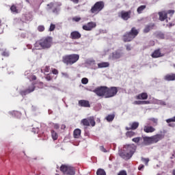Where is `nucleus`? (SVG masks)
Returning <instances> with one entry per match:
<instances>
[{
    "mask_svg": "<svg viewBox=\"0 0 175 175\" xmlns=\"http://www.w3.org/2000/svg\"><path fill=\"white\" fill-rule=\"evenodd\" d=\"M80 59V55L77 54L66 55L62 57V62L66 65H73Z\"/></svg>",
    "mask_w": 175,
    "mask_h": 175,
    "instance_id": "5",
    "label": "nucleus"
},
{
    "mask_svg": "<svg viewBox=\"0 0 175 175\" xmlns=\"http://www.w3.org/2000/svg\"><path fill=\"white\" fill-rule=\"evenodd\" d=\"M26 1V2H28V3H29V0H25Z\"/></svg>",
    "mask_w": 175,
    "mask_h": 175,
    "instance_id": "57",
    "label": "nucleus"
},
{
    "mask_svg": "<svg viewBox=\"0 0 175 175\" xmlns=\"http://www.w3.org/2000/svg\"><path fill=\"white\" fill-rule=\"evenodd\" d=\"M164 80L166 81H174L175 74H167L164 77Z\"/></svg>",
    "mask_w": 175,
    "mask_h": 175,
    "instance_id": "21",
    "label": "nucleus"
},
{
    "mask_svg": "<svg viewBox=\"0 0 175 175\" xmlns=\"http://www.w3.org/2000/svg\"><path fill=\"white\" fill-rule=\"evenodd\" d=\"M60 171L64 174L67 175H75L76 174V169L74 167L68 165H62L60 167Z\"/></svg>",
    "mask_w": 175,
    "mask_h": 175,
    "instance_id": "7",
    "label": "nucleus"
},
{
    "mask_svg": "<svg viewBox=\"0 0 175 175\" xmlns=\"http://www.w3.org/2000/svg\"><path fill=\"white\" fill-rule=\"evenodd\" d=\"M51 133L53 140H57L58 133H57V132H55L54 130H51Z\"/></svg>",
    "mask_w": 175,
    "mask_h": 175,
    "instance_id": "32",
    "label": "nucleus"
},
{
    "mask_svg": "<svg viewBox=\"0 0 175 175\" xmlns=\"http://www.w3.org/2000/svg\"><path fill=\"white\" fill-rule=\"evenodd\" d=\"M103 9H105V1H97L91 8L90 13H92V14H98L100 12L103 10Z\"/></svg>",
    "mask_w": 175,
    "mask_h": 175,
    "instance_id": "6",
    "label": "nucleus"
},
{
    "mask_svg": "<svg viewBox=\"0 0 175 175\" xmlns=\"http://www.w3.org/2000/svg\"><path fill=\"white\" fill-rule=\"evenodd\" d=\"M100 150L103 152H107V150H106V148H105V147L103 146H100Z\"/></svg>",
    "mask_w": 175,
    "mask_h": 175,
    "instance_id": "46",
    "label": "nucleus"
},
{
    "mask_svg": "<svg viewBox=\"0 0 175 175\" xmlns=\"http://www.w3.org/2000/svg\"><path fill=\"white\" fill-rule=\"evenodd\" d=\"M154 27H155V25L154 24L146 25L144 29V33H148V31H151V29H153Z\"/></svg>",
    "mask_w": 175,
    "mask_h": 175,
    "instance_id": "24",
    "label": "nucleus"
},
{
    "mask_svg": "<svg viewBox=\"0 0 175 175\" xmlns=\"http://www.w3.org/2000/svg\"><path fill=\"white\" fill-rule=\"evenodd\" d=\"M136 99L145 100L148 99V94L146 92L141 93L136 96Z\"/></svg>",
    "mask_w": 175,
    "mask_h": 175,
    "instance_id": "20",
    "label": "nucleus"
},
{
    "mask_svg": "<svg viewBox=\"0 0 175 175\" xmlns=\"http://www.w3.org/2000/svg\"><path fill=\"white\" fill-rule=\"evenodd\" d=\"M72 2H73L74 3H79V0H70Z\"/></svg>",
    "mask_w": 175,
    "mask_h": 175,
    "instance_id": "53",
    "label": "nucleus"
},
{
    "mask_svg": "<svg viewBox=\"0 0 175 175\" xmlns=\"http://www.w3.org/2000/svg\"><path fill=\"white\" fill-rule=\"evenodd\" d=\"M119 155L121 158H122V159H124L125 161H128L129 159H131V158H132V157L130 156L127 152H120L119 153Z\"/></svg>",
    "mask_w": 175,
    "mask_h": 175,
    "instance_id": "19",
    "label": "nucleus"
},
{
    "mask_svg": "<svg viewBox=\"0 0 175 175\" xmlns=\"http://www.w3.org/2000/svg\"><path fill=\"white\" fill-rule=\"evenodd\" d=\"M42 73H49L50 72V66H46L44 67H42L41 69Z\"/></svg>",
    "mask_w": 175,
    "mask_h": 175,
    "instance_id": "31",
    "label": "nucleus"
},
{
    "mask_svg": "<svg viewBox=\"0 0 175 175\" xmlns=\"http://www.w3.org/2000/svg\"><path fill=\"white\" fill-rule=\"evenodd\" d=\"M54 29H55V25L51 23L49 27V31L51 32H53V31H54Z\"/></svg>",
    "mask_w": 175,
    "mask_h": 175,
    "instance_id": "41",
    "label": "nucleus"
},
{
    "mask_svg": "<svg viewBox=\"0 0 175 175\" xmlns=\"http://www.w3.org/2000/svg\"><path fill=\"white\" fill-rule=\"evenodd\" d=\"M168 126H171L172 128H174L175 124L174 123H168Z\"/></svg>",
    "mask_w": 175,
    "mask_h": 175,
    "instance_id": "52",
    "label": "nucleus"
},
{
    "mask_svg": "<svg viewBox=\"0 0 175 175\" xmlns=\"http://www.w3.org/2000/svg\"><path fill=\"white\" fill-rule=\"evenodd\" d=\"M53 46V38L50 36L44 37L35 43V47H41L42 50H48Z\"/></svg>",
    "mask_w": 175,
    "mask_h": 175,
    "instance_id": "2",
    "label": "nucleus"
},
{
    "mask_svg": "<svg viewBox=\"0 0 175 175\" xmlns=\"http://www.w3.org/2000/svg\"><path fill=\"white\" fill-rule=\"evenodd\" d=\"M55 175H59V174H55Z\"/></svg>",
    "mask_w": 175,
    "mask_h": 175,
    "instance_id": "59",
    "label": "nucleus"
},
{
    "mask_svg": "<svg viewBox=\"0 0 175 175\" xmlns=\"http://www.w3.org/2000/svg\"><path fill=\"white\" fill-rule=\"evenodd\" d=\"M79 105L81 107H91V105L90 104V101L87 100H81L79 101Z\"/></svg>",
    "mask_w": 175,
    "mask_h": 175,
    "instance_id": "17",
    "label": "nucleus"
},
{
    "mask_svg": "<svg viewBox=\"0 0 175 175\" xmlns=\"http://www.w3.org/2000/svg\"><path fill=\"white\" fill-rule=\"evenodd\" d=\"M81 124H82L84 126H94L96 125L95 118L93 116H91L88 118L83 119L81 121Z\"/></svg>",
    "mask_w": 175,
    "mask_h": 175,
    "instance_id": "8",
    "label": "nucleus"
},
{
    "mask_svg": "<svg viewBox=\"0 0 175 175\" xmlns=\"http://www.w3.org/2000/svg\"><path fill=\"white\" fill-rule=\"evenodd\" d=\"M94 28H96V23L95 22H89L82 27L83 31H92Z\"/></svg>",
    "mask_w": 175,
    "mask_h": 175,
    "instance_id": "11",
    "label": "nucleus"
},
{
    "mask_svg": "<svg viewBox=\"0 0 175 175\" xmlns=\"http://www.w3.org/2000/svg\"><path fill=\"white\" fill-rule=\"evenodd\" d=\"M54 129H59V124H53Z\"/></svg>",
    "mask_w": 175,
    "mask_h": 175,
    "instance_id": "49",
    "label": "nucleus"
},
{
    "mask_svg": "<svg viewBox=\"0 0 175 175\" xmlns=\"http://www.w3.org/2000/svg\"><path fill=\"white\" fill-rule=\"evenodd\" d=\"M97 175H106V172H105V170L103 169H98L96 172Z\"/></svg>",
    "mask_w": 175,
    "mask_h": 175,
    "instance_id": "34",
    "label": "nucleus"
},
{
    "mask_svg": "<svg viewBox=\"0 0 175 175\" xmlns=\"http://www.w3.org/2000/svg\"><path fill=\"white\" fill-rule=\"evenodd\" d=\"M144 132L146 133H152V132H155V128L152 126H144Z\"/></svg>",
    "mask_w": 175,
    "mask_h": 175,
    "instance_id": "18",
    "label": "nucleus"
},
{
    "mask_svg": "<svg viewBox=\"0 0 175 175\" xmlns=\"http://www.w3.org/2000/svg\"><path fill=\"white\" fill-rule=\"evenodd\" d=\"M141 160L142 161V162H144V163L146 166H147V165H148V162H150L149 159H146L144 157H142Z\"/></svg>",
    "mask_w": 175,
    "mask_h": 175,
    "instance_id": "35",
    "label": "nucleus"
},
{
    "mask_svg": "<svg viewBox=\"0 0 175 175\" xmlns=\"http://www.w3.org/2000/svg\"><path fill=\"white\" fill-rule=\"evenodd\" d=\"M162 139H165V134H156L151 137H144L143 140L144 144L146 146H150V144H154V143H158V142H160V140H162Z\"/></svg>",
    "mask_w": 175,
    "mask_h": 175,
    "instance_id": "3",
    "label": "nucleus"
},
{
    "mask_svg": "<svg viewBox=\"0 0 175 175\" xmlns=\"http://www.w3.org/2000/svg\"><path fill=\"white\" fill-rule=\"evenodd\" d=\"M70 38L73 40H77L81 38V33H80V32L78 31H72L70 33Z\"/></svg>",
    "mask_w": 175,
    "mask_h": 175,
    "instance_id": "14",
    "label": "nucleus"
},
{
    "mask_svg": "<svg viewBox=\"0 0 175 175\" xmlns=\"http://www.w3.org/2000/svg\"><path fill=\"white\" fill-rule=\"evenodd\" d=\"M32 80H36V76L33 75V76L32 77Z\"/></svg>",
    "mask_w": 175,
    "mask_h": 175,
    "instance_id": "55",
    "label": "nucleus"
},
{
    "mask_svg": "<svg viewBox=\"0 0 175 175\" xmlns=\"http://www.w3.org/2000/svg\"><path fill=\"white\" fill-rule=\"evenodd\" d=\"M124 55V53L120 50L116 51L112 53V59H120L121 57Z\"/></svg>",
    "mask_w": 175,
    "mask_h": 175,
    "instance_id": "16",
    "label": "nucleus"
},
{
    "mask_svg": "<svg viewBox=\"0 0 175 175\" xmlns=\"http://www.w3.org/2000/svg\"><path fill=\"white\" fill-rule=\"evenodd\" d=\"M131 14H132V11L129 10V11H121L120 12L118 13L119 17L122 18V20H124V21H126L131 18Z\"/></svg>",
    "mask_w": 175,
    "mask_h": 175,
    "instance_id": "10",
    "label": "nucleus"
},
{
    "mask_svg": "<svg viewBox=\"0 0 175 175\" xmlns=\"http://www.w3.org/2000/svg\"><path fill=\"white\" fill-rule=\"evenodd\" d=\"M143 169H144V165L143 164L139 165L138 167V170H143Z\"/></svg>",
    "mask_w": 175,
    "mask_h": 175,
    "instance_id": "50",
    "label": "nucleus"
},
{
    "mask_svg": "<svg viewBox=\"0 0 175 175\" xmlns=\"http://www.w3.org/2000/svg\"><path fill=\"white\" fill-rule=\"evenodd\" d=\"M1 55L3 57H9V51H8L7 50H5L4 51H3V53H1Z\"/></svg>",
    "mask_w": 175,
    "mask_h": 175,
    "instance_id": "39",
    "label": "nucleus"
},
{
    "mask_svg": "<svg viewBox=\"0 0 175 175\" xmlns=\"http://www.w3.org/2000/svg\"><path fill=\"white\" fill-rule=\"evenodd\" d=\"M126 137H133V136H136V133L133 131H129L126 133Z\"/></svg>",
    "mask_w": 175,
    "mask_h": 175,
    "instance_id": "27",
    "label": "nucleus"
},
{
    "mask_svg": "<svg viewBox=\"0 0 175 175\" xmlns=\"http://www.w3.org/2000/svg\"><path fill=\"white\" fill-rule=\"evenodd\" d=\"M140 139H142L140 137H137L133 138L132 142H133L134 143H139V142H140Z\"/></svg>",
    "mask_w": 175,
    "mask_h": 175,
    "instance_id": "38",
    "label": "nucleus"
},
{
    "mask_svg": "<svg viewBox=\"0 0 175 175\" xmlns=\"http://www.w3.org/2000/svg\"><path fill=\"white\" fill-rule=\"evenodd\" d=\"M159 16L160 21H165V20L167 18V13H166L165 11L159 12Z\"/></svg>",
    "mask_w": 175,
    "mask_h": 175,
    "instance_id": "22",
    "label": "nucleus"
},
{
    "mask_svg": "<svg viewBox=\"0 0 175 175\" xmlns=\"http://www.w3.org/2000/svg\"><path fill=\"white\" fill-rule=\"evenodd\" d=\"M148 103H150V101L135 100L133 105H148Z\"/></svg>",
    "mask_w": 175,
    "mask_h": 175,
    "instance_id": "30",
    "label": "nucleus"
},
{
    "mask_svg": "<svg viewBox=\"0 0 175 175\" xmlns=\"http://www.w3.org/2000/svg\"><path fill=\"white\" fill-rule=\"evenodd\" d=\"M110 66V64L109 62H101L98 64V68H109Z\"/></svg>",
    "mask_w": 175,
    "mask_h": 175,
    "instance_id": "25",
    "label": "nucleus"
},
{
    "mask_svg": "<svg viewBox=\"0 0 175 175\" xmlns=\"http://www.w3.org/2000/svg\"><path fill=\"white\" fill-rule=\"evenodd\" d=\"M157 37L159 38V39H165V35L162 33H159L157 34Z\"/></svg>",
    "mask_w": 175,
    "mask_h": 175,
    "instance_id": "37",
    "label": "nucleus"
},
{
    "mask_svg": "<svg viewBox=\"0 0 175 175\" xmlns=\"http://www.w3.org/2000/svg\"><path fill=\"white\" fill-rule=\"evenodd\" d=\"M38 31H39V32H43V31H44V26L43 25L38 26Z\"/></svg>",
    "mask_w": 175,
    "mask_h": 175,
    "instance_id": "42",
    "label": "nucleus"
},
{
    "mask_svg": "<svg viewBox=\"0 0 175 175\" xmlns=\"http://www.w3.org/2000/svg\"><path fill=\"white\" fill-rule=\"evenodd\" d=\"M66 128V126L65 125V124H62V126H61V129H65Z\"/></svg>",
    "mask_w": 175,
    "mask_h": 175,
    "instance_id": "54",
    "label": "nucleus"
},
{
    "mask_svg": "<svg viewBox=\"0 0 175 175\" xmlns=\"http://www.w3.org/2000/svg\"><path fill=\"white\" fill-rule=\"evenodd\" d=\"M139 122H133L129 124L130 127H126V131H136L139 128Z\"/></svg>",
    "mask_w": 175,
    "mask_h": 175,
    "instance_id": "13",
    "label": "nucleus"
},
{
    "mask_svg": "<svg viewBox=\"0 0 175 175\" xmlns=\"http://www.w3.org/2000/svg\"><path fill=\"white\" fill-rule=\"evenodd\" d=\"M114 117H116V116L114 114L108 115L106 117V120H107V121H108V122H111V121H113V120H114Z\"/></svg>",
    "mask_w": 175,
    "mask_h": 175,
    "instance_id": "33",
    "label": "nucleus"
},
{
    "mask_svg": "<svg viewBox=\"0 0 175 175\" xmlns=\"http://www.w3.org/2000/svg\"><path fill=\"white\" fill-rule=\"evenodd\" d=\"M137 148V147L136 146V145L133 144L124 146L126 152H128L131 157H133L135 152H136Z\"/></svg>",
    "mask_w": 175,
    "mask_h": 175,
    "instance_id": "9",
    "label": "nucleus"
},
{
    "mask_svg": "<svg viewBox=\"0 0 175 175\" xmlns=\"http://www.w3.org/2000/svg\"><path fill=\"white\" fill-rule=\"evenodd\" d=\"M52 73H53V75H58V70L53 68L52 70Z\"/></svg>",
    "mask_w": 175,
    "mask_h": 175,
    "instance_id": "48",
    "label": "nucleus"
},
{
    "mask_svg": "<svg viewBox=\"0 0 175 175\" xmlns=\"http://www.w3.org/2000/svg\"><path fill=\"white\" fill-rule=\"evenodd\" d=\"M93 92L97 95V96H105V98H113L116 96L118 93V88L117 87H110L107 86H99L93 90Z\"/></svg>",
    "mask_w": 175,
    "mask_h": 175,
    "instance_id": "1",
    "label": "nucleus"
},
{
    "mask_svg": "<svg viewBox=\"0 0 175 175\" xmlns=\"http://www.w3.org/2000/svg\"><path fill=\"white\" fill-rule=\"evenodd\" d=\"M167 14H170L171 16H173L174 14V10H170L167 11Z\"/></svg>",
    "mask_w": 175,
    "mask_h": 175,
    "instance_id": "44",
    "label": "nucleus"
},
{
    "mask_svg": "<svg viewBox=\"0 0 175 175\" xmlns=\"http://www.w3.org/2000/svg\"><path fill=\"white\" fill-rule=\"evenodd\" d=\"M126 50L127 51H131V50H132V47L131 46L130 44L126 45Z\"/></svg>",
    "mask_w": 175,
    "mask_h": 175,
    "instance_id": "47",
    "label": "nucleus"
},
{
    "mask_svg": "<svg viewBox=\"0 0 175 175\" xmlns=\"http://www.w3.org/2000/svg\"><path fill=\"white\" fill-rule=\"evenodd\" d=\"M172 174H173V175H175V169L173 170V171H172Z\"/></svg>",
    "mask_w": 175,
    "mask_h": 175,
    "instance_id": "56",
    "label": "nucleus"
},
{
    "mask_svg": "<svg viewBox=\"0 0 175 175\" xmlns=\"http://www.w3.org/2000/svg\"><path fill=\"white\" fill-rule=\"evenodd\" d=\"M163 55H165L161 53V49L154 50L151 54L152 58H161V57H163Z\"/></svg>",
    "mask_w": 175,
    "mask_h": 175,
    "instance_id": "15",
    "label": "nucleus"
},
{
    "mask_svg": "<svg viewBox=\"0 0 175 175\" xmlns=\"http://www.w3.org/2000/svg\"><path fill=\"white\" fill-rule=\"evenodd\" d=\"M10 10H11L12 13H14V14H18V10L17 9V7L14 5H12L10 7Z\"/></svg>",
    "mask_w": 175,
    "mask_h": 175,
    "instance_id": "28",
    "label": "nucleus"
},
{
    "mask_svg": "<svg viewBox=\"0 0 175 175\" xmlns=\"http://www.w3.org/2000/svg\"><path fill=\"white\" fill-rule=\"evenodd\" d=\"M82 84H88V79L87 78H83L81 79Z\"/></svg>",
    "mask_w": 175,
    "mask_h": 175,
    "instance_id": "43",
    "label": "nucleus"
},
{
    "mask_svg": "<svg viewBox=\"0 0 175 175\" xmlns=\"http://www.w3.org/2000/svg\"><path fill=\"white\" fill-rule=\"evenodd\" d=\"M33 91H35V85L32 84L29 87L28 89L21 90L20 92V94L22 95V96H25V95H28V94H31V92H33Z\"/></svg>",
    "mask_w": 175,
    "mask_h": 175,
    "instance_id": "12",
    "label": "nucleus"
},
{
    "mask_svg": "<svg viewBox=\"0 0 175 175\" xmlns=\"http://www.w3.org/2000/svg\"><path fill=\"white\" fill-rule=\"evenodd\" d=\"M73 136L75 139H80V136H81V130L80 129H76L73 132Z\"/></svg>",
    "mask_w": 175,
    "mask_h": 175,
    "instance_id": "23",
    "label": "nucleus"
},
{
    "mask_svg": "<svg viewBox=\"0 0 175 175\" xmlns=\"http://www.w3.org/2000/svg\"><path fill=\"white\" fill-rule=\"evenodd\" d=\"M146 8H147L146 5H140L139 7H138L137 9L138 14H142V13H143V10H144Z\"/></svg>",
    "mask_w": 175,
    "mask_h": 175,
    "instance_id": "29",
    "label": "nucleus"
},
{
    "mask_svg": "<svg viewBox=\"0 0 175 175\" xmlns=\"http://www.w3.org/2000/svg\"><path fill=\"white\" fill-rule=\"evenodd\" d=\"M80 20H81V18L79 17V16H75V17L72 18V21H75V23H79V21H80Z\"/></svg>",
    "mask_w": 175,
    "mask_h": 175,
    "instance_id": "40",
    "label": "nucleus"
},
{
    "mask_svg": "<svg viewBox=\"0 0 175 175\" xmlns=\"http://www.w3.org/2000/svg\"><path fill=\"white\" fill-rule=\"evenodd\" d=\"M53 13H55L56 14H58V8H55L53 10Z\"/></svg>",
    "mask_w": 175,
    "mask_h": 175,
    "instance_id": "51",
    "label": "nucleus"
},
{
    "mask_svg": "<svg viewBox=\"0 0 175 175\" xmlns=\"http://www.w3.org/2000/svg\"><path fill=\"white\" fill-rule=\"evenodd\" d=\"M148 121L152 122V125L153 126H157V125H158V118H150L148 119Z\"/></svg>",
    "mask_w": 175,
    "mask_h": 175,
    "instance_id": "26",
    "label": "nucleus"
},
{
    "mask_svg": "<svg viewBox=\"0 0 175 175\" xmlns=\"http://www.w3.org/2000/svg\"><path fill=\"white\" fill-rule=\"evenodd\" d=\"M139 35V29L132 27L130 31L126 32L122 36V40L125 43L132 42Z\"/></svg>",
    "mask_w": 175,
    "mask_h": 175,
    "instance_id": "4",
    "label": "nucleus"
},
{
    "mask_svg": "<svg viewBox=\"0 0 175 175\" xmlns=\"http://www.w3.org/2000/svg\"><path fill=\"white\" fill-rule=\"evenodd\" d=\"M2 23V21L0 20V25H1V23Z\"/></svg>",
    "mask_w": 175,
    "mask_h": 175,
    "instance_id": "58",
    "label": "nucleus"
},
{
    "mask_svg": "<svg viewBox=\"0 0 175 175\" xmlns=\"http://www.w3.org/2000/svg\"><path fill=\"white\" fill-rule=\"evenodd\" d=\"M118 175H127L126 171H125V170H122V171H120V172L118 174Z\"/></svg>",
    "mask_w": 175,
    "mask_h": 175,
    "instance_id": "45",
    "label": "nucleus"
},
{
    "mask_svg": "<svg viewBox=\"0 0 175 175\" xmlns=\"http://www.w3.org/2000/svg\"><path fill=\"white\" fill-rule=\"evenodd\" d=\"M45 79L47 81H51V80H53V77H51V74H47Z\"/></svg>",
    "mask_w": 175,
    "mask_h": 175,
    "instance_id": "36",
    "label": "nucleus"
}]
</instances>
